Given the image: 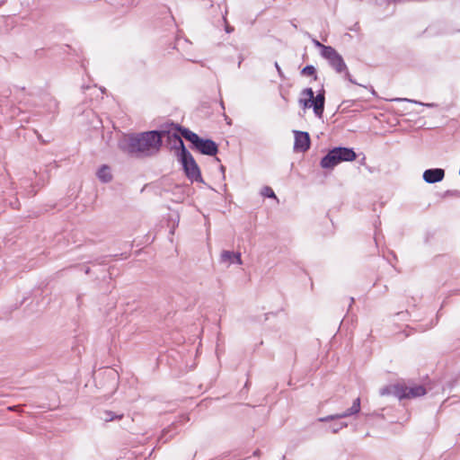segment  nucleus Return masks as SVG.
<instances>
[{
  "label": "nucleus",
  "mask_w": 460,
  "mask_h": 460,
  "mask_svg": "<svg viewBox=\"0 0 460 460\" xmlns=\"http://www.w3.org/2000/svg\"><path fill=\"white\" fill-rule=\"evenodd\" d=\"M166 131H147L135 136L126 137L121 148L132 155H152L160 150L162 139Z\"/></svg>",
  "instance_id": "obj_1"
},
{
  "label": "nucleus",
  "mask_w": 460,
  "mask_h": 460,
  "mask_svg": "<svg viewBox=\"0 0 460 460\" xmlns=\"http://www.w3.org/2000/svg\"><path fill=\"white\" fill-rule=\"evenodd\" d=\"M427 390L424 385L414 383L406 384L403 381L391 385L381 391L382 395L393 394L399 400H411L425 395Z\"/></svg>",
  "instance_id": "obj_2"
},
{
  "label": "nucleus",
  "mask_w": 460,
  "mask_h": 460,
  "mask_svg": "<svg viewBox=\"0 0 460 460\" xmlns=\"http://www.w3.org/2000/svg\"><path fill=\"white\" fill-rule=\"evenodd\" d=\"M322 56L329 60L331 66L338 73H341L347 69L343 58L332 47H324L323 51H322Z\"/></svg>",
  "instance_id": "obj_3"
},
{
  "label": "nucleus",
  "mask_w": 460,
  "mask_h": 460,
  "mask_svg": "<svg viewBox=\"0 0 460 460\" xmlns=\"http://www.w3.org/2000/svg\"><path fill=\"white\" fill-rule=\"evenodd\" d=\"M182 164L187 176L192 180L200 178V171L192 155L189 153L182 151Z\"/></svg>",
  "instance_id": "obj_4"
},
{
  "label": "nucleus",
  "mask_w": 460,
  "mask_h": 460,
  "mask_svg": "<svg viewBox=\"0 0 460 460\" xmlns=\"http://www.w3.org/2000/svg\"><path fill=\"white\" fill-rule=\"evenodd\" d=\"M295 143L294 149L296 152H305L310 147V137L307 132L304 131H294Z\"/></svg>",
  "instance_id": "obj_5"
},
{
  "label": "nucleus",
  "mask_w": 460,
  "mask_h": 460,
  "mask_svg": "<svg viewBox=\"0 0 460 460\" xmlns=\"http://www.w3.org/2000/svg\"><path fill=\"white\" fill-rule=\"evenodd\" d=\"M324 90L321 91L316 96L313 93V98L311 99V107L314 109V114L321 118L323 116L324 111Z\"/></svg>",
  "instance_id": "obj_6"
},
{
  "label": "nucleus",
  "mask_w": 460,
  "mask_h": 460,
  "mask_svg": "<svg viewBox=\"0 0 460 460\" xmlns=\"http://www.w3.org/2000/svg\"><path fill=\"white\" fill-rule=\"evenodd\" d=\"M334 154L340 163L341 162H352L356 160L357 155L352 148L348 147H335L333 148Z\"/></svg>",
  "instance_id": "obj_7"
},
{
  "label": "nucleus",
  "mask_w": 460,
  "mask_h": 460,
  "mask_svg": "<svg viewBox=\"0 0 460 460\" xmlns=\"http://www.w3.org/2000/svg\"><path fill=\"white\" fill-rule=\"evenodd\" d=\"M200 153L208 155H215L217 153V144L210 139H202L196 147Z\"/></svg>",
  "instance_id": "obj_8"
},
{
  "label": "nucleus",
  "mask_w": 460,
  "mask_h": 460,
  "mask_svg": "<svg viewBox=\"0 0 460 460\" xmlns=\"http://www.w3.org/2000/svg\"><path fill=\"white\" fill-rule=\"evenodd\" d=\"M444 176V170L439 168L429 169L426 170L423 173V179L429 183L438 182L443 180Z\"/></svg>",
  "instance_id": "obj_9"
},
{
  "label": "nucleus",
  "mask_w": 460,
  "mask_h": 460,
  "mask_svg": "<svg viewBox=\"0 0 460 460\" xmlns=\"http://www.w3.org/2000/svg\"><path fill=\"white\" fill-rule=\"evenodd\" d=\"M360 411V399L359 398H357L354 402H353V404L351 406V408H349L347 411H345L344 413L341 414V415H336V416H328V417H325V418H321L320 420L321 421H327L329 420H333L335 418H345V417H349L350 415H353V414H356L358 413V411Z\"/></svg>",
  "instance_id": "obj_10"
},
{
  "label": "nucleus",
  "mask_w": 460,
  "mask_h": 460,
  "mask_svg": "<svg viewBox=\"0 0 460 460\" xmlns=\"http://www.w3.org/2000/svg\"><path fill=\"white\" fill-rule=\"evenodd\" d=\"M339 164L340 162L337 155L334 154L333 149L329 151V153L321 160V166L323 168L332 169Z\"/></svg>",
  "instance_id": "obj_11"
},
{
  "label": "nucleus",
  "mask_w": 460,
  "mask_h": 460,
  "mask_svg": "<svg viewBox=\"0 0 460 460\" xmlns=\"http://www.w3.org/2000/svg\"><path fill=\"white\" fill-rule=\"evenodd\" d=\"M221 261L223 262H226V263H228V264H231L233 262H236L237 264H242L243 261H242V259H241V254L239 252H229V251H223L222 253H221Z\"/></svg>",
  "instance_id": "obj_12"
},
{
  "label": "nucleus",
  "mask_w": 460,
  "mask_h": 460,
  "mask_svg": "<svg viewBox=\"0 0 460 460\" xmlns=\"http://www.w3.org/2000/svg\"><path fill=\"white\" fill-rule=\"evenodd\" d=\"M301 94L305 96V98L299 99L298 102L300 106L305 110L311 107V99L313 98V90L312 88H305L302 91Z\"/></svg>",
  "instance_id": "obj_13"
},
{
  "label": "nucleus",
  "mask_w": 460,
  "mask_h": 460,
  "mask_svg": "<svg viewBox=\"0 0 460 460\" xmlns=\"http://www.w3.org/2000/svg\"><path fill=\"white\" fill-rule=\"evenodd\" d=\"M181 135L184 138L189 140L195 148L198 146L199 143L200 142L201 138L194 132L189 130V129H183L181 131Z\"/></svg>",
  "instance_id": "obj_14"
},
{
  "label": "nucleus",
  "mask_w": 460,
  "mask_h": 460,
  "mask_svg": "<svg viewBox=\"0 0 460 460\" xmlns=\"http://www.w3.org/2000/svg\"><path fill=\"white\" fill-rule=\"evenodd\" d=\"M98 177L104 182L110 181L112 178L110 168L106 165L102 166L98 172Z\"/></svg>",
  "instance_id": "obj_15"
},
{
  "label": "nucleus",
  "mask_w": 460,
  "mask_h": 460,
  "mask_svg": "<svg viewBox=\"0 0 460 460\" xmlns=\"http://www.w3.org/2000/svg\"><path fill=\"white\" fill-rule=\"evenodd\" d=\"M301 74L305 76H313L314 80H317L316 69L314 66L308 65L305 66L302 69Z\"/></svg>",
  "instance_id": "obj_16"
},
{
  "label": "nucleus",
  "mask_w": 460,
  "mask_h": 460,
  "mask_svg": "<svg viewBox=\"0 0 460 460\" xmlns=\"http://www.w3.org/2000/svg\"><path fill=\"white\" fill-rule=\"evenodd\" d=\"M261 195L263 197L273 198V199H277V197H276L273 190L270 187H269V186H265V187L262 188Z\"/></svg>",
  "instance_id": "obj_17"
},
{
  "label": "nucleus",
  "mask_w": 460,
  "mask_h": 460,
  "mask_svg": "<svg viewBox=\"0 0 460 460\" xmlns=\"http://www.w3.org/2000/svg\"><path fill=\"white\" fill-rule=\"evenodd\" d=\"M106 414V417L104 418V420L106 421H111V420H113L115 419H121L122 418V415H119V416H114L111 412H105Z\"/></svg>",
  "instance_id": "obj_18"
},
{
  "label": "nucleus",
  "mask_w": 460,
  "mask_h": 460,
  "mask_svg": "<svg viewBox=\"0 0 460 460\" xmlns=\"http://www.w3.org/2000/svg\"><path fill=\"white\" fill-rule=\"evenodd\" d=\"M314 43L316 47L318 48H321L322 49V51H323V48L325 47L324 45H323L321 42H319L318 40H314Z\"/></svg>",
  "instance_id": "obj_19"
}]
</instances>
